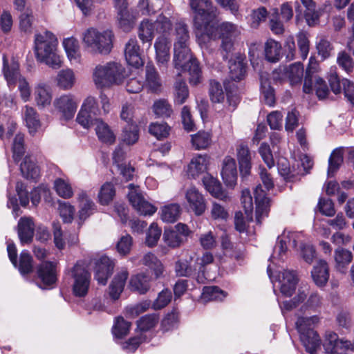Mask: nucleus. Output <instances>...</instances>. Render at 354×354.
Wrapping results in <instances>:
<instances>
[{"mask_svg":"<svg viewBox=\"0 0 354 354\" xmlns=\"http://www.w3.org/2000/svg\"><path fill=\"white\" fill-rule=\"evenodd\" d=\"M57 39L50 31L35 35L34 53L37 60L53 69L62 66V60L57 53Z\"/></svg>","mask_w":354,"mask_h":354,"instance_id":"nucleus-1","label":"nucleus"},{"mask_svg":"<svg viewBox=\"0 0 354 354\" xmlns=\"http://www.w3.org/2000/svg\"><path fill=\"white\" fill-rule=\"evenodd\" d=\"M127 76L125 68L117 62L97 65L93 72V82L97 88H100L120 84Z\"/></svg>","mask_w":354,"mask_h":354,"instance_id":"nucleus-2","label":"nucleus"},{"mask_svg":"<svg viewBox=\"0 0 354 354\" xmlns=\"http://www.w3.org/2000/svg\"><path fill=\"white\" fill-rule=\"evenodd\" d=\"M174 64L176 68L188 71L189 82L192 85H197L202 79L201 70L198 62L193 58L188 44H174Z\"/></svg>","mask_w":354,"mask_h":354,"instance_id":"nucleus-3","label":"nucleus"},{"mask_svg":"<svg viewBox=\"0 0 354 354\" xmlns=\"http://www.w3.org/2000/svg\"><path fill=\"white\" fill-rule=\"evenodd\" d=\"M113 33L111 30L102 32L91 28L83 35L84 44L94 53L108 54L113 47Z\"/></svg>","mask_w":354,"mask_h":354,"instance_id":"nucleus-4","label":"nucleus"},{"mask_svg":"<svg viewBox=\"0 0 354 354\" xmlns=\"http://www.w3.org/2000/svg\"><path fill=\"white\" fill-rule=\"evenodd\" d=\"M71 272L73 279L72 285L73 295L79 297H85L88 293L91 281V274L86 269V263L82 261H77Z\"/></svg>","mask_w":354,"mask_h":354,"instance_id":"nucleus-5","label":"nucleus"},{"mask_svg":"<svg viewBox=\"0 0 354 354\" xmlns=\"http://www.w3.org/2000/svg\"><path fill=\"white\" fill-rule=\"evenodd\" d=\"M189 5L194 13V24L214 21L218 15V9L211 0H189Z\"/></svg>","mask_w":354,"mask_h":354,"instance_id":"nucleus-6","label":"nucleus"},{"mask_svg":"<svg viewBox=\"0 0 354 354\" xmlns=\"http://www.w3.org/2000/svg\"><path fill=\"white\" fill-rule=\"evenodd\" d=\"M238 27L230 22H223L218 25V37L222 39L221 52L224 59L229 57L234 49V41L239 36Z\"/></svg>","mask_w":354,"mask_h":354,"instance_id":"nucleus-7","label":"nucleus"},{"mask_svg":"<svg viewBox=\"0 0 354 354\" xmlns=\"http://www.w3.org/2000/svg\"><path fill=\"white\" fill-rule=\"evenodd\" d=\"M129 188L130 190L128 194L129 201L139 214L151 216L156 212V208L145 199L138 187L129 184Z\"/></svg>","mask_w":354,"mask_h":354,"instance_id":"nucleus-8","label":"nucleus"},{"mask_svg":"<svg viewBox=\"0 0 354 354\" xmlns=\"http://www.w3.org/2000/svg\"><path fill=\"white\" fill-rule=\"evenodd\" d=\"M212 22L201 21L198 25L194 24L196 37L200 45H207L210 41L219 38L218 26H216Z\"/></svg>","mask_w":354,"mask_h":354,"instance_id":"nucleus-9","label":"nucleus"},{"mask_svg":"<svg viewBox=\"0 0 354 354\" xmlns=\"http://www.w3.org/2000/svg\"><path fill=\"white\" fill-rule=\"evenodd\" d=\"M53 106L62 119L69 120L73 118L76 112L77 102L71 95H63L55 99Z\"/></svg>","mask_w":354,"mask_h":354,"instance_id":"nucleus-10","label":"nucleus"},{"mask_svg":"<svg viewBox=\"0 0 354 354\" xmlns=\"http://www.w3.org/2000/svg\"><path fill=\"white\" fill-rule=\"evenodd\" d=\"M170 41L164 36L158 37L154 43L156 61L159 68L165 71L167 68L170 60Z\"/></svg>","mask_w":354,"mask_h":354,"instance_id":"nucleus-11","label":"nucleus"},{"mask_svg":"<svg viewBox=\"0 0 354 354\" xmlns=\"http://www.w3.org/2000/svg\"><path fill=\"white\" fill-rule=\"evenodd\" d=\"M185 199L190 210L197 216L203 214L206 209V203L203 194L195 187H191L185 192Z\"/></svg>","mask_w":354,"mask_h":354,"instance_id":"nucleus-12","label":"nucleus"},{"mask_svg":"<svg viewBox=\"0 0 354 354\" xmlns=\"http://www.w3.org/2000/svg\"><path fill=\"white\" fill-rule=\"evenodd\" d=\"M351 346V342L339 339L336 333L327 332L324 343L326 353L330 354H346L345 351Z\"/></svg>","mask_w":354,"mask_h":354,"instance_id":"nucleus-13","label":"nucleus"},{"mask_svg":"<svg viewBox=\"0 0 354 354\" xmlns=\"http://www.w3.org/2000/svg\"><path fill=\"white\" fill-rule=\"evenodd\" d=\"M95 264V278L99 283L105 285L113 273L114 263L108 257L102 256L96 259Z\"/></svg>","mask_w":354,"mask_h":354,"instance_id":"nucleus-14","label":"nucleus"},{"mask_svg":"<svg viewBox=\"0 0 354 354\" xmlns=\"http://www.w3.org/2000/svg\"><path fill=\"white\" fill-rule=\"evenodd\" d=\"M236 150L241 175L248 176L252 168L251 153L248 146L245 142H241L236 146Z\"/></svg>","mask_w":354,"mask_h":354,"instance_id":"nucleus-15","label":"nucleus"},{"mask_svg":"<svg viewBox=\"0 0 354 354\" xmlns=\"http://www.w3.org/2000/svg\"><path fill=\"white\" fill-rule=\"evenodd\" d=\"M124 55L127 63L136 68L143 65L140 46L136 39H130L125 45Z\"/></svg>","mask_w":354,"mask_h":354,"instance_id":"nucleus-16","label":"nucleus"},{"mask_svg":"<svg viewBox=\"0 0 354 354\" xmlns=\"http://www.w3.org/2000/svg\"><path fill=\"white\" fill-rule=\"evenodd\" d=\"M38 278L45 286L54 284L57 281L56 265L50 261H44L37 267Z\"/></svg>","mask_w":354,"mask_h":354,"instance_id":"nucleus-17","label":"nucleus"},{"mask_svg":"<svg viewBox=\"0 0 354 354\" xmlns=\"http://www.w3.org/2000/svg\"><path fill=\"white\" fill-rule=\"evenodd\" d=\"M254 199L256 202V219L258 223H261V217L267 216L269 212L270 199L266 196L264 190L261 185H258L254 192Z\"/></svg>","mask_w":354,"mask_h":354,"instance_id":"nucleus-18","label":"nucleus"},{"mask_svg":"<svg viewBox=\"0 0 354 354\" xmlns=\"http://www.w3.org/2000/svg\"><path fill=\"white\" fill-rule=\"evenodd\" d=\"M221 176L227 186L234 187L237 180V169L235 160L227 156L223 161Z\"/></svg>","mask_w":354,"mask_h":354,"instance_id":"nucleus-19","label":"nucleus"},{"mask_svg":"<svg viewBox=\"0 0 354 354\" xmlns=\"http://www.w3.org/2000/svg\"><path fill=\"white\" fill-rule=\"evenodd\" d=\"M3 73L8 84L15 85L17 80L21 77L19 73V65L17 60L12 59L9 62L6 56H3Z\"/></svg>","mask_w":354,"mask_h":354,"instance_id":"nucleus-20","label":"nucleus"},{"mask_svg":"<svg viewBox=\"0 0 354 354\" xmlns=\"http://www.w3.org/2000/svg\"><path fill=\"white\" fill-rule=\"evenodd\" d=\"M35 225L31 218L22 217L18 223V234L22 244L29 243L34 236Z\"/></svg>","mask_w":354,"mask_h":354,"instance_id":"nucleus-21","label":"nucleus"},{"mask_svg":"<svg viewBox=\"0 0 354 354\" xmlns=\"http://www.w3.org/2000/svg\"><path fill=\"white\" fill-rule=\"evenodd\" d=\"M353 255L351 251L338 248L334 252L335 268L340 273H346L347 266L352 262Z\"/></svg>","mask_w":354,"mask_h":354,"instance_id":"nucleus-22","label":"nucleus"},{"mask_svg":"<svg viewBox=\"0 0 354 354\" xmlns=\"http://www.w3.org/2000/svg\"><path fill=\"white\" fill-rule=\"evenodd\" d=\"M129 288L132 291L143 295L151 288V277L145 274H138L131 277Z\"/></svg>","mask_w":354,"mask_h":354,"instance_id":"nucleus-23","label":"nucleus"},{"mask_svg":"<svg viewBox=\"0 0 354 354\" xmlns=\"http://www.w3.org/2000/svg\"><path fill=\"white\" fill-rule=\"evenodd\" d=\"M282 46L280 42L273 39H268L264 44L266 59L271 63L278 62L281 57Z\"/></svg>","mask_w":354,"mask_h":354,"instance_id":"nucleus-24","label":"nucleus"},{"mask_svg":"<svg viewBox=\"0 0 354 354\" xmlns=\"http://www.w3.org/2000/svg\"><path fill=\"white\" fill-rule=\"evenodd\" d=\"M203 181L205 189L212 196L225 201L229 198L227 193L222 189L217 179L212 176H206L203 178Z\"/></svg>","mask_w":354,"mask_h":354,"instance_id":"nucleus-25","label":"nucleus"},{"mask_svg":"<svg viewBox=\"0 0 354 354\" xmlns=\"http://www.w3.org/2000/svg\"><path fill=\"white\" fill-rule=\"evenodd\" d=\"M312 277L318 286H324L329 278L328 263L324 260H319L312 271Z\"/></svg>","mask_w":354,"mask_h":354,"instance_id":"nucleus-26","label":"nucleus"},{"mask_svg":"<svg viewBox=\"0 0 354 354\" xmlns=\"http://www.w3.org/2000/svg\"><path fill=\"white\" fill-rule=\"evenodd\" d=\"M22 176L27 179H37L40 174V169L36 165L35 158L26 156L20 165Z\"/></svg>","mask_w":354,"mask_h":354,"instance_id":"nucleus-27","label":"nucleus"},{"mask_svg":"<svg viewBox=\"0 0 354 354\" xmlns=\"http://www.w3.org/2000/svg\"><path fill=\"white\" fill-rule=\"evenodd\" d=\"M129 272L127 269H122L114 277L110 285V296L113 299H118L123 291L126 281L128 278Z\"/></svg>","mask_w":354,"mask_h":354,"instance_id":"nucleus-28","label":"nucleus"},{"mask_svg":"<svg viewBox=\"0 0 354 354\" xmlns=\"http://www.w3.org/2000/svg\"><path fill=\"white\" fill-rule=\"evenodd\" d=\"M300 339L306 351L311 354L316 353L320 346L321 339L315 330L300 334Z\"/></svg>","mask_w":354,"mask_h":354,"instance_id":"nucleus-29","label":"nucleus"},{"mask_svg":"<svg viewBox=\"0 0 354 354\" xmlns=\"http://www.w3.org/2000/svg\"><path fill=\"white\" fill-rule=\"evenodd\" d=\"M35 100L37 105L41 108L49 106L52 100L50 88L44 84H39L35 88Z\"/></svg>","mask_w":354,"mask_h":354,"instance_id":"nucleus-30","label":"nucleus"},{"mask_svg":"<svg viewBox=\"0 0 354 354\" xmlns=\"http://www.w3.org/2000/svg\"><path fill=\"white\" fill-rule=\"evenodd\" d=\"M299 236L300 234L296 232H284L281 236H278L274 251L278 250L279 255L284 254L287 250L288 243L292 248H296L297 239H298Z\"/></svg>","mask_w":354,"mask_h":354,"instance_id":"nucleus-31","label":"nucleus"},{"mask_svg":"<svg viewBox=\"0 0 354 354\" xmlns=\"http://www.w3.org/2000/svg\"><path fill=\"white\" fill-rule=\"evenodd\" d=\"M208 157L200 155L194 158L188 165L187 174L192 178H196L207 169Z\"/></svg>","mask_w":354,"mask_h":354,"instance_id":"nucleus-32","label":"nucleus"},{"mask_svg":"<svg viewBox=\"0 0 354 354\" xmlns=\"http://www.w3.org/2000/svg\"><path fill=\"white\" fill-rule=\"evenodd\" d=\"M318 64L316 60L310 57L309 59V65L306 71L303 91L306 93L313 92V80L319 76L317 75Z\"/></svg>","mask_w":354,"mask_h":354,"instance_id":"nucleus-33","label":"nucleus"},{"mask_svg":"<svg viewBox=\"0 0 354 354\" xmlns=\"http://www.w3.org/2000/svg\"><path fill=\"white\" fill-rule=\"evenodd\" d=\"M78 199L80 203L78 216L80 221H84L93 213L95 204L84 192L79 194Z\"/></svg>","mask_w":354,"mask_h":354,"instance_id":"nucleus-34","label":"nucleus"},{"mask_svg":"<svg viewBox=\"0 0 354 354\" xmlns=\"http://www.w3.org/2000/svg\"><path fill=\"white\" fill-rule=\"evenodd\" d=\"M146 82L147 86L153 92H157L160 89L161 80L159 75L154 66L151 64L146 66Z\"/></svg>","mask_w":354,"mask_h":354,"instance_id":"nucleus-35","label":"nucleus"},{"mask_svg":"<svg viewBox=\"0 0 354 354\" xmlns=\"http://www.w3.org/2000/svg\"><path fill=\"white\" fill-rule=\"evenodd\" d=\"M96 134L99 140L104 143L111 145L115 140V136L109 125L102 120H97L95 127Z\"/></svg>","mask_w":354,"mask_h":354,"instance_id":"nucleus-36","label":"nucleus"},{"mask_svg":"<svg viewBox=\"0 0 354 354\" xmlns=\"http://www.w3.org/2000/svg\"><path fill=\"white\" fill-rule=\"evenodd\" d=\"M174 88V104L177 105L184 104L189 97V89L186 83L180 80H176Z\"/></svg>","mask_w":354,"mask_h":354,"instance_id":"nucleus-37","label":"nucleus"},{"mask_svg":"<svg viewBox=\"0 0 354 354\" xmlns=\"http://www.w3.org/2000/svg\"><path fill=\"white\" fill-rule=\"evenodd\" d=\"M24 119L30 133H34L40 127L39 115L32 107L25 106Z\"/></svg>","mask_w":354,"mask_h":354,"instance_id":"nucleus-38","label":"nucleus"},{"mask_svg":"<svg viewBox=\"0 0 354 354\" xmlns=\"http://www.w3.org/2000/svg\"><path fill=\"white\" fill-rule=\"evenodd\" d=\"M245 64L241 59H231L229 63V76L234 81H239L245 75Z\"/></svg>","mask_w":354,"mask_h":354,"instance_id":"nucleus-39","label":"nucleus"},{"mask_svg":"<svg viewBox=\"0 0 354 354\" xmlns=\"http://www.w3.org/2000/svg\"><path fill=\"white\" fill-rule=\"evenodd\" d=\"M180 207L177 203L165 205L161 210V218L166 223H174L180 216Z\"/></svg>","mask_w":354,"mask_h":354,"instance_id":"nucleus-40","label":"nucleus"},{"mask_svg":"<svg viewBox=\"0 0 354 354\" xmlns=\"http://www.w3.org/2000/svg\"><path fill=\"white\" fill-rule=\"evenodd\" d=\"M154 30L153 23H151L148 19L143 20L138 28V37L143 43H149L151 45L154 37Z\"/></svg>","mask_w":354,"mask_h":354,"instance_id":"nucleus-41","label":"nucleus"},{"mask_svg":"<svg viewBox=\"0 0 354 354\" xmlns=\"http://www.w3.org/2000/svg\"><path fill=\"white\" fill-rule=\"evenodd\" d=\"M58 86L63 89L71 88L75 83V75L72 70L64 69L59 72L57 76Z\"/></svg>","mask_w":354,"mask_h":354,"instance_id":"nucleus-42","label":"nucleus"},{"mask_svg":"<svg viewBox=\"0 0 354 354\" xmlns=\"http://www.w3.org/2000/svg\"><path fill=\"white\" fill-rule=\"evenodd\" d=\"M97 113L86 111V109H80L76 120L85 129H89L91 126L97 124V121L100 120L96 118Z\"/></svg>","mask_w":354,"mask_h":354,"instance_id":"nucleus-43","label":"nucleus"},{"mask_svg":"<svg viewBox=\"0 0 354 354\" xmlns=\"http://www.w3.org/2000/svg\"><path fill=\"white\" fill-rule=\"evenodd\" d=\"M319 318L317 316L299 317L296 322V326L299 334L314 330V326L318 323Z\"/></svg>","mask_w":354,"mask_h":354,"instance_id":"nucleus-44","label":"nucleus"},{"mask_svg":"<svg viewBox=\"0 0 354 354\" xmlns=\"http://www.w3.org/2000/svg\"><path fill=\"white\" fill-rule=\"evenodd\" d=\"M153 110L155 115L160 118H169L173 112L171 106L165 99L156 101L153 105Z\"/></svg>","mask_w":354,"mask_h":354,"instance_id":"nucleus-45","label":"nucleus"},{"mask_svg":"<svg viewBox=\"0 0 354 354\" xmlns=\"http://www.w3.org/2000/svg\"><path fill=\"white\" fill-rule=\"evenodd\" d=\"M185 238L182 234L171 229H165L163 234L165 243L171 248L179 247L183 242Z\"/></svg>","mask_w":354,"mask_h":354,"instance_id":"nucleus-46","label":"nucleus"},{"mask_svg":"<svg viewBox=\"0 0 354 354\" xmlns=\"http://www.w3.org/2000/svg\"><path fill=\"white\" fill-rule=\"evenodd\" d=\"M286 73L291 84H298L301 82L304 75L303 65L299 62L294 63L290 65Z\"/></svg>","mask_w":354,"mask_h":354,"instance_id":"nucleus-47","label":"nucleus"},{"mask_svg":"<svg viewBox=\"0 0 354 354\" xmlns=\"http://www.w3.org/2000/svg\"><path fill=\"white\" fill-rule=\"evenodd\" d=\"M209 94L211 101L214 103H220L224 100L225 94L222 86L216 80H210Z\"/></svg>","mask_w":354,"mask_h":354,"instance_id":"nucleus-48","label":"nucleus"},{"mask_svg":"<svg viewBox=\"0 0 354 354\" xmlns=\"http://www.w3.org/2000/svg\"><path fill=\"white\" fill-rule=\"evenodd\" d=\"M142 263L153 270L156 278L162 274V265L153 254H146L142 259Z\"/></svg>","mask_w":354,"mask_h":354,"instance_id":"nucleus-49","label":"nucleus"},{"mask_svg":"<svg viewBox=\"0 0 354 354\" xmlns=\"http://www.w3.org/2000/svg\"><path fill=\"white\" fill-rule=\"evenodd\" d=\"M32 257L28 251L24 250L20 254L18 268L21 274H26L32 272Z\"/></svg>","mask_w":354,"mask_h":354,"instance_id":"nucleus-50","label":"nucleus"},{"mask_svg":"<svg viewBox=\"0 0 354 354\" xmlns=\"http://www.w3.org/2000/svg\"><path fill=\"white\" fill-rule=\"evenodd\" d=\"M261 90L265 103L270 106H273L275 102L274 89L268 80L263 77H261Z\"/></svg>","mask_w":354,"mask_h":354,"instance_id":"nucleus-51","label":"nucleus"},{"mask_svg":"<svg viewBox=\"0 0 354 354\" xmlns=\"http://www.w3.org/2000/svg\"><path fill=\"white\" fill-rule=\"evenodd\" d=\"M343 162V154L340 149L334 150L328 160V175L333 176Z\"/></svg>","mask_w":354,"mask_h":354,"instance_id":"nucleus-52","label":"nucleus"},{"mask_svg":"<svg viewBox=\"0 0 354 354\" xmlns=\"http://www.w3.org/2000/svg\"><path fill=\"white\" fill-rule=\"evenodd\" d=\"M297 41L301 58L306 59L308 57L310 49V41L308 35L306 32H299L297 35Z\"/></svg>","mask_w":354,"mask_h":354,"instance_id":"nucleus-53","label":"nucleus"},{"mask_svg":"<svg viewBox=\"0 0 354 354\" xmlns=\"http://www.w3.org/2000/svg\"><path fill=\"white\" fill-rule=\"evenodd\" d=\"M12 152L14 161L19 162L25 153L24 136L23 134L18 133L15 136L12 145Z\"/></svg>","mask_w":354,"mask_h":354,"instance_id":"nucleus-54","label":"nucleus"},{"mask_svg":"<svg viewBox=\"0 0 354 354\" xmlns=\"http://www.w3.org/2000/svg\"><path fill=\"white\" fill-rule=\"evenodd\" d=\"M118 20L119 25L124 31H129L133 25V19L129 14L127 8H122L118 10Z\"/></svg>","mask_w":354,"mask_h":354,"instance_id":"nucleus-55","label":"nucleus"},{"mask_svg":"<svg viewBox=\"0 0 354 354\" xmlns=\"http://www.w3.org/2000/svg\"><path fill=\"white\" fill-rule=\"evenodd\" d=\"M203 299L205 301L222 300L225 297L223 290L216 286H206L203 289Z\"/></svg>","mask_w":354,"mask_h":354,"instance_id":"nucleus-56","label":"nucleus"},{"mask_svg":"<svg viewBox=\"0 0 354 354\" xmlns=\"http://www.w3.org/2000/svg\"><path fill=\"white\" fill-rule=\"evenodd\" d=\"M63 45L68 57L72 59H77L79 57V44L74 37L66 38L63 41Z\"/></svg>","mask_w":354,"mask_h":354,"instance_id":"nucleus-57","label":"nucleus"},{"mask_svg":"<svg viewBox=\"0 0 354 354\" xmlns=\"http://www.w3.org/2000/svg\"><path fill=\"white\" fill-rule=\"evenodd\" d=\"M114 196L115 189L113 185L110 183H106L102 186L98 195L100 203L102 205H107L113 200Z\"/></svg>","mask_w":354,"mask_h":354,"instance_id":"nucleus-58","label":"nucleus"},{"mask_svg":"<svg viewBox=\"0 0 354 354\" xmlns=\"http://www.w3.org/2000/svg\"><path fill=\"white\" fill-rule=\"evenodd\" d=\"M122 141L127 145H133L138 140V130L134 124H128L124 127L122 135Z\"/></svg>","mask_w":354,"mask_h":354,"instance_id":"nucleus-59","label":"nucleus"},{"mask_svg":"<svg viewBox=\"0 0 354 354\" xmlns=\"http://www.w3.org/2000/svg\"><path fill=\"white\" fill-rule=\"evenodd\" d=\"M210 135L207 132L200 131L192 136V142L196 149H205L210 144Z\"/></svg>","mask_w":354,"mask_h":354,"instance_id":"nucleus-60","label":"nucleus"},{"mask_svg":"<svg viewBox=\"0 0 354 354\" xmlns=\"http://www.w3.org/2000/svg\"><path fill=\"white\" fill-rule=\"evenodd\" d=\"M55 189L59 196L64 198H69L73 196L71 185L62 178H57L54 183Z\"/></svg>","mask_w":354,"mask_h":354,"instance_id":"nucleus-61","label":"nucleus"},{"mask_svg":"<svg viewBox=\"0 0 354 354\" xmlns=\"http://www.w3.org/2000/svg\"><path fill=\"white\" fill-rule=\"evenodd\" d=\"M130 326V322L125 321L123 317H119L116 319L113 333L117 337L122 338L128 334Z\"/></svg>","mask_w":354,"mask_h":354,"instance_id":"nucleus-62","label":"nucleus"},{"mask_svg":"<svg viewBox=\"0 0 354 354\" xmlns=\"http://www.w3.org/2000/svg\"><path fill=\"white\" fill-rule=\"evenodd\" d=\"M158 322V317L156 314L147 315L137 322V325L140 330L147 331L153 328Z\"/></svg>","mask_w":354,"mask_h":354,"instance_id":"nucleus-63","label":"nucleus"},{"mask_svg":"<svg viewBox=\"0 0 354 354\" xmlns=\"http://www.w3.org/2000/svg\"><path fill=\"white\" fill-rule=\"evenodd\" d=\"M149 132L158 139L168 136L170 128L166 123H153L149 126Z\"/></svg>","mask_w":354,"mask_h":354,"instance_id":"nucleus-64","label":"nucleus"}]
</instances>
